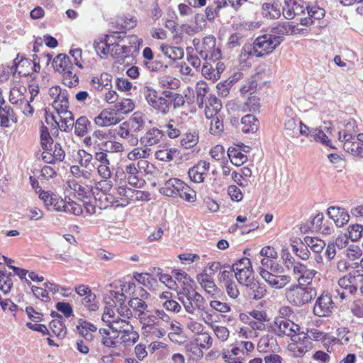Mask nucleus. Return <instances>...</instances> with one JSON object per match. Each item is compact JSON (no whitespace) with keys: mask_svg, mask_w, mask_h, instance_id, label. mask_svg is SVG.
Returning <instances> with one entry per match:
<instances>
[{"mask_svg":"<svg viewBox=\"0 0 363 363\" xmlns=\"http://www.w3.org/2000/svg\"><path fill=\"white\" fill-rule=\"evenodd\" d=\"M177 297L188 313L193 315L196 311H205L206 301L193 286H182L177 292Z\"/></svg>","mask_w":363,"mask_h":363,"instance_id":"f257e3e1","label":"nucleus"},{"mask_svg":"<svg viewBox=\"0 0 363 363\" xmlns=\"http://www.w3.org/2000/svg\"><path fill=\"white\" fill-rule=\"evenodd\" d=\"M316 296V291L312 286L295 284L286 289V297L296 306H302L310 303Z\"/></svg>","mask_w":363,"mask_h":363,"instance_id":"f03ea898","label":"nucleus"},{"mask_svg":"<svg viewBox=\"0 0 363 363\" xmlns=\"http://www.w3.org/2000/svg\"><path fill=\"white\" fill-rule=\"evenodd\" d=\"M216 39L213 35L203 38L201 46L196 48L201 57L205 60L216 62L221 57V50L216 48Z\"/></svg>","mask_w":363,"mask_h":363,"instance_id":"7ed1b4c3","label":"nucleus"},{"mask_svg":"<svg viewBox=\"0 0 363 363\" xmlns=\"http://www.w3.org/2000/svg\"><path fill=\"white\" fill-rule=\"evenodd\" d=\"M269 330L274 332L278 336L286 335L291 337V338L295 334L300 333L299 325L283 317L275 318L274 323L269 325Z\"/></svg>","mask_w":363,"mask_h":363,"instance_id":"20e7f679","label":"nucleus"},{"mask_svg":"<svg viewBox=\"0 0 363 363\" xmlns=\"http://www.w3.org/2000/svg\"><path fill=\"white\" fill-rule=\"evenodd\" d=\"M291 339V342L289 344L288 349L294 357H303L311 348V343L303 332L295 334Z\"/></svg>","mask_w":363,"mask_h":363,"instance_id":"39448f33","label":"nucleus"},{"mask_svg":"<svg viewBox=\"0 0 363 363\" xmlns=\"http://www.w3.org/2000/svg\"><path fill=\"white\" fill-rule=\"evenodd\" d=\"M282 42L280 36L273 37L271 35H263L259 36L254 41V45L260 52L262 57L272 52Z\"/></svg>","mask_w":363,"mask_h":363,"instance_id":"423d86ee","label":"nucleus"},{"mask_svg":"<svg viewBox=\"0 0 363 363\" xmlns=\"http://www.w3.org/2000/svg\"><path fill=\"white\" fill-rule=\"evenodd\" d=\"M334 303L328 294L323 293L313 306V313L318 317H328L333 313Z\"/></svg>","mask_w":363,"mask_h":363,"instance_id":"0eeeda50","label":"nucleus"},{"mask_svg":"<svg viewBox=\"0 0 363 363\" xmlns=\"http://www.w3.org/2000/svg\"><path fill=\"white\" fill-rule=\"evenodd\" d=\"M259 273L270 286L276 289L284 288L291 280L289 275L274 274L262 267L259 268Z\"/></svg>","mask_w":363,"mask_h":363,"instance_id":"6e6552de","label":"nucleus"},{"mask_svg":"<svg viewBox=\"0 0 363 363\" xmlns=\"http://www.w3.org/2000/svg\"><path fill=\"white\" fill-rule=\"evenodd\" d=\"M209 168V162L200 160L189 169L188 175L193 182L201 183L204 182L205 177L207 175Z\"/></svg>","mask_w":363,"mask_h":363,"instance_id":"1a4fd4ad","label":"nucleus"},{"mask_svg":"<svg viewBox=\"0 0 363 363\" xmlns=\"http://www.w3.org/2000/svg\"><path fill=\"white\" fill-rule=\"evenodd\" d=\"M164 136V131L157 128H152L147 130L145 133L140 137L139 142L142 146L150 147L160 143Z\"/></svg>","mask_w":363,"mask_h":363,"instance_id":"9d476101","label":"nucleus"},{"mask_svg":"<svg viewBox=\"0 0 363 363\" xmlns=\"http://www.w3.org/2000/svg\"><path fill=\"white\" fill-rule=\"evenodd\" d=\"M184 182L177 178H171L164 183L159 189L160 194L167 196L176 197L181 188H184Z\"/></svg>","mask_w":363,"mask_h":363,"instance_id":"9b49d317","label":"nucleus"},{"mask_svg":"<svg viewBox=\"0 0 363 363\" xmlns=\"http://www.w3.org/2000/svg\"><path fill=\"white\" fill-rule=\"evenodd\" d=\"M67 186L74 191L78 199H89L91 196H94L95 199H96V192L91 186H84L74 179L68 181Z\"/></svg>","mask_w":363,"mask_h":363,"instance_id":"f8f14e48","label":"nucleus"},{"mask_svg":"<svg viewBox=\"0 0 363 363\" xmlns=\"http://www.w3.org/2000/svg\"><path fill=\"white\" fill-rule=\"evenodd\" d=\"M327 214L333 220L337 227H342L347 223L350 220V215L342 208L330 206L328 208Z\"/></svg>","mask_w":363,"mask_h":363,"instance_id":"ddd939ff","label":"nucleus"},{"mask_svg":"<svg viewBox=\"0 0 363 363\" xmlns=\"http://www.w3.org/2000/svg\"><path fill=\"white\" fill-rule=\"evenodd\" d=\"M357 278H359L360 281L363 279V276L359 273V271H356L353 275L352 274H349L348 275L340 278L338 281V285L342 289H348L349 293L352 294L357 290V286L354 285Z\"/></svg>","mask_w":363,"mask_h":363,"instance_id":"4468645a","label":"nucleus"},{"mask_svg":"<svg viewBox=\"0 0 363 363\" xmlns=\"http://www.w3.org/2000/svg\"><path fill=\"white\" fill-rule=\"evenodd\" d=\"M222 108L220 101L214 95L210 94L207 97L206 103L205 116L208 119L212 117L220 115V111Z\"/></svg>","mask_w":363,"mask_h":363,"instance_id":"2eb2a0df","label":"nucleus"},{"mask_svg":"<svg viewBox=\"0 0 363 363\" xmlns=\"http://www.w3.org/2000/svg\"><path fill=\"white\" fill-rule=\"evenodd\" d=\"M118 121L116 113L108 109L103 110L94 119L95 123L101 127L116 124Z\"/></svg>","mask_w":363,"mask_h":363,"instance_id":"dca6fc26","label":"nucleus"},{"mask_svg":"<svg viewBox=\"0 0 363 363\" xmlns=\"http://www.w3.org/2000/svg\"><path fill=\"white\" fill-rule=\"evenodd\" d=\"M125 122L133 134L143 130L145 125V116L141 112H135Z\"/></svg>","mask_w":363,"mask_h":363,"instance_id":"f3484780","label":"nucleus"},{"mask_svg":"<svg viewBox=\"0 0 363 363\" xmlns=\"http://www.w3.org/2000/svg\"><path fill=\"white\" fill-rule=\"evenodd\" d=\"M110 45L109 54L112 57L119 61L124 60L128 56L132 49L130 46L121 45L113 40H111Z\"/></svg>","mask_w":363,"mask_h":363,"instance_id":"a211bd4d","label":"nucleus"},{"mask_svg":"<svg viewBox=\"0 0 363 363\" xmlns=\"http://www.w3.org/2000/svg\"><path fill=\"white\" fill-rule=\"evenodd\" d=\"M128 306L133 310L135 317H137L138 319L150 313L147 304L139 297L132 298L128 301Z\"/></svg>","mask_w":363,"mask_h":363,"instance_id":"6ab92c4d","label":"nucleus"},{"mask_svg":"<svg viewBox=\"0 0 363 363\" xmlns=\"http://www.w3.org/2000/svg\"><path fill=\"white\" fill-rule=\"evenodd\" d=\"M357 125L356 121L353 118H350L345 123V130L342 131H339V140L341 142H344V143L350 141L351 140H354L355 136L353 133L357 132Z\"/></svg>","mask_w":363,"mask_h":363,"instance_id":"aec40b11","label":"nucleus"},{"mask_svg":"<svg viewBox=\"0 0 363 363\" xmlns=\"http://www.w3.org/2000/svg\"><path fill=\"white\" fill-rule=\"evenodd\" d=\"M306 9L308 18H303L300 20L301 24L303 26H311L313 23V19L320 20L325 16V10L318 6L309 7L306 6Z\"/></svg>","mask_w":363,"mask_h":363,"instance_id":"412c9836","label":"nucleus"},{"mask_svg":"<svg viewBox=\"0 0 363 363\" xmlns=\"http://www.w3.org/2000/svg\"><path fill=\"white\" fill-rule=\"evenodd\" d=\"M116 133L121 138L125 139L131 146H136L139 143L138 138L133 134L125 121L116 129Z\"/></svg>","mask_w":363,"mask_h":363,"instance_id":"4be33fe9","label":"nucleus"},{"mask_svg":"<svg viewBox=\"0 0 363 363\" xmlns=\"http://www.w3.org/2000/svg\"><path fill=\"white\" fill-rule=\"evenodd\" d=\"M52 67L55 71L63 73L66 70L73 68V65L69 56L61 53L53 59Z\"/></svg>","mask_w":363,"mask_h":363,"instance_id":"5701e85b","label":"nucleus"},{"mask_svg":"<svg viewBox=\"0 0 363 363\" xmlns=\"http://www.w3.org/2000/svg\"><path fill=\"white\" fill-rule=\"evenodd\" d=\"M185 352L190 359L195 362L199 361L203 355L201 348L194 339L186 343Z\"/></svg>","mask_w":363,"mask_h":363,"instance_id":"b1692460","label":"nucleus"},{"mask_svg":"<svg viewBox=\"0 0 363 363\" xmlns=\"http://www.w3.org/2000/svg\"><path fill=\"white\" fill-rule=\"evenodd\" d=\"M111 76L108 73H102L100 77H93L91 79L90 84L96 90H102L104 88L109 89L111 87Z\"/></svg>","mask_w":363,"mask_h":363,"instance_id":"393cba45","label":"nucleus"},{"mask_svg":"<svg viewBox=\"0 0 363 363\" xmlns=\"http://www.w3.org/2000/svg\"><path fill=\"white\" fill-rule=\"evenodd\" d=\"M160 50L165 57L173 61L181 60L184 54L182 48L164 44L161 45Z\"/></svg>","mask_w":363,"mask_h":363,"instance_id":"a878e982","label":"nucleus"},{"mask_svg":"<svg viewBox=\"0 0 363 363\" xmlns=\"http://www.w3.org/2000/svg\"><path fill=\"white\" fill-rule=\"evenodd\" d=\"M247 287L251 291L250 294L255 300H259L267 294L265 284L257 281H252Z\"/></svg>","mask_w":363,"mask_h":363,"instance_id":"bb28decb","label":"nucleus"},{"mask_svg":"<svg viewBox=\"0 0 363 363\" xmlns=\"http://www.w3.org/2000/svg\"><path fill=\"white\" fill-rule=\"evenodd\" d=\"M262 57V55L255 46L254 43H245L242 48L241 52L240 54V60L245 62L252 57Z\"/></svg>","mask_w":363,"mask_h":363,"instance_id":"cd10ccee","label":"nucleus"},{"mask_svg":"<svg viewBox=\"0 0 363 363\" xmlns=\"http://www.w3.org/2000/svg\"><path fill=\"white\" fill-rule=\"evenodd\" d=\"M14 274L6 270H0V290L5 294L9 293L13 286L12 277Z\"/></svg>","mask_w":363,"mask_h":363,"instance_id":"c85d7f7f","label":"nucleus"},{"mask_svg":"<svg viewBox=\"0 0 363 363\" xmlns=\"http://www.w3.org/2000/svg\"><path fill=\"white\" fill-rule=\"evenodd\" d=\"M241 123L243 125L242 130L245 133H254L258 129L259 122L253 115H245L242 118Z\"/></svg>","mask_w":363,"mask_h":363,"instance_id":"c756f323","label":"nucleus"},{"mask_svg":"<svg viewBox=\"0 0 363 363\" xmlns=\"http://www.w3.org/2000/svg\"><path fill=\"white\" fill-rule=\"evenodd\" d=\"M111 42V37L109 35H106L104 40L100 41H95L94 47L96 53L101 57H104L109 53L110 43Z\"/></svg>","mask_w":363,"mask_h":363,"instance_id":"7c9ffc66","label":"nucleus"},{"mask_svg":"<svg viewBox=\"0 0 363 363\" xmlns=\"http://www.w3.org/2000/svg\"><path fill=\"white\" fill-rule=\"evenodd\" d=\"M262 16L269 19L278 18L281 15L279 6L277 3H264L262 6Z\"/></svg>","mask_w":363,"mask_h":363,"instance_id":"2f4dec72","label":"nucleus"},{"mask_svg":"<svg viewBox=\"0 0 363 363\" xmlns=\"http://www.w3.org/2000/svg\"><path fill=\"white\" fill-rule=\"evenodd\" d=\"M291 247L292 252L302 260H307L310 257L311 252L303 241L294 242Z\"/></svg>","mask_w":363,"mask_h":363,"instance_id":"473e14b6","label":"nucleus"},{"mask_svg":"<svg viewBox=\"0 0 363 363\" xmlns=\"http://www.w3.org/2000/svg\"><path fill=\"white\" fill-rule=\"evenodd\" d=\"M234 272L238 281L245 286L255 280L252 268L247 269L246 270H243V268H240V269H238L237 272Z\"/></svg>","mask_w":363,"mask_h":363,"instance_id":"72a5a7b5","label":"nucleus"},{"mask_svg":"<svg viewBox=\"0 0 363 363\" xmlns=\"http://www.w3.org/2000/svg\"><path fill=\"white\" fill-rule=\"evenodd\" d=\"M99 333L101 336V344L106 347L113 348L117 345L116 339L118 337V335H111L109 330L106 328H100Z\"/></svg>","mask_w":363,"mask_h":363,"instance_id":"f704fd0d","label":"nucleus"},{"mask_svg":"<svg viewBox=\"0 0 363 363\" xmlns=\"http://www.w3.org/2000/svg\"><path fill=\"white\" fill-rule=\"evenodd\" d=\"M344 150L354 156L363 158V145L357 140H351L343 145Z\"/></svg>","mask_w":363,"mask_h":363,"instance_id":"c9c22d12","label":"nucleus"},{"mask_svg":"<svg viewBox=\"0 0 363 363\" xmlns=\"http://www.w3.org/2000/svg\"><path fill=\"white\" fill-rule=\"evenodd\" d=\"M69 95L66 90L58 93V96L52 102V107L57 111H65L69 108Z\"/></svg>","mask_w":363,"mask_h":363,"instance_id":"e433bc0d","label":"nucleus"},{"mask_svg":"<svg viewBox=\"0 0 363 363\" xmlns=\"http://www.w3.org/2000/svg\"><path fill=\"white\" fill-rule=\"evenodd\" d=\"M228 155L231 163L235 166L243 164L247 160V156L240 149L230 147L228 150Z\"/></svg>","mask_w":363,"mask_h":363,"instance_id":"4c0bfd02","label":"nucleus"},{"mask_svg":"<svg viewBox=\"0 0 363 363\" xmlns=\"http://www.w3.org/2000/svg\"><path fill=\"white\" fill-rule=\"evenodd\" d=\"M91 125V122L86 116L79 117L74 123L75 135L79 137L85 135Z\"/></svg>","mask_w":363,"mask_h":363,"instance_id":"58836bf2","label":"nucleus"},{"mask_svg":"<svg viewBox=\"0 0 363 363\" xmlns=\"http://www.w3.org/2000/svg\"><path fill=\"white\" fill-rule=\"evenodd\" d=\"M293 29L294 27L287 22L279 23L272 28V34L271 35L273 37L280 36L281 39L283 40L284 35L293 33Z\"/></svg>","mask_w":363,"mask_h":363,"instance_id":"ea45409f","label":"nucleus"},{"mask_svg":"<svg viewBox=\"0 0 363 363\" xmlns=\"http://www.w3.org/2000/svg\"><path fill=\"white\" fill-rule=\"evenodd\" d=\"M197 280L208 294L213 295L217 291V286L214 281L206 274L198 275Z\"/></svg>","mask_w":363,"mask_h":363,"instance_id":"a19ab883","label":"nucleus"},{"mask_svg":"<svg viewBox=\"0 0 363 363\" xmlns=\"http://www.w3.org/2000/svg\"><path fill=\"white\" fill-rule=\"evenodd\" d=\"M74 67L67 69L62 74L63 84L68 87H74L79 84V77L76 72H74Z\"/></svg>","mask_w":363,"mask_h":363,"instance_id":"79ce46f5","label":"nucleus"},{"mask_svg":"<svg viewBox=\"0 0 363 363\" xmlns=\"http://www.w3.org/2000/svg\"><path fill=\"white\" fill-rule=\"evenodd\" d=\"M276 345V340L272 335H264L262 337L257 344V350L261 352H267L273 350Z\"/></svg>","mask_w":363,"mask_h":363,"instance_id":"37998d69","label":"nucleus"},{"mask_svg":"<svg viewBox=\"0 0 363 363\" xmlns=\"http://www.w3.org/2000/svg\"><path fill=\"white\" fill-rule=\"evenodd\" d=\"M14 113L13 108L9 106H0V125L9 127V121H13Z\"/></svg>","mask_w":363,"mask_h":363,"instance_id":"c03bdc74","label":"nucleus"},{"mask_svg":"<svg viewBox=\"0 0 363 363\" xmlns=\"http://www.w3.org/2000/svg\"><path fill=\"white\" fill-rule=\"evenodd\" d=\"M149 105L160 113L167 114L169 111L171 103L165 98L159 96Z\"/></svg>","mask_w":363,"mask_h":363,"instance_id":"a18cd8bd","label":"nucleus"},{"mask_svg":"<svg viewBox=\"0 0 363 363\" xmlns=\"http://www.w3.org/2000/svg\"><path fill=\"white\" fill-rule=\"evenodd\" d=\"M208 90V86L203 81L199 82L196 85V103L200 108L203 107L204 98Z\"/></svg>","mask_w":363,"mask_h":363,"instance_id":"49530a36","label":"nucleus"},{"mask_svg":"<svg viewBox=\"0 0 363 363\" xmlns=\"http://www.w3.org/2000/svg\"><path fill=\"white\" fill-rule=\"evenodd\" d=\"M303 242L307 247H309L311 250L315 253L322 252L325 246V242L318 238L306 236L303 238Z\"/></svg>","mask_w":363,"mask_h":363,"instance_id":"de8ad7c7","label":"nucleus"},{"mask_svg":"<svg viewBox=\"0 0 363 363\" xmlns=\"http://www.w3.org/2000/svg\"><path fill=\"white\" fill-rule=\"evenodd\" d=\"M64 322L65 320H52L49 325L52 333L61 339L65 337L67 334V328Z\"/></svg>","mask_w":363,"mask_h":363,"instance_id":"09e8293b","label":"nucleus"},{"mask_svg":"<svg viewBox=\"0 0 363 363\" xmlns=\"http://www.w3.org/2000/svg\"><path fill=\"white\" fill-rule=\"evenodd\" d=\"M138 339L139 335L136 331L133 330L132 326L130 330H123L121 340L125 346H131L134 345Z\"/></svg>","mask_w":363,"mask_h":363,"instance_id":"8fccbe9b","label":"nucleus"},{"mask_svg":"<svg viewBox=\"0 0 363 363\" xmlns=\"http://www.w3.org/2000/svg\"><path fill=\"white\" fill-rule=\"evenodd\" d=\"M82 304L89 311H96L99 308V301L94 293L91 292L81 299Z\"/></svg>","mask_w":363,"mask_h":363,"instance_id":"3c124183","label":"nucleus"},{"mask_svg":"<svg viewBox=\"0 0 363 363\" xmlns=\"http://www.w3.org/2000/svg\"><path fill=\"white\" fill-rule=\"evenodd\" d=\"M177 152L175 148H168L163 147V148L157 150L155 153V158L158 160L163 162H170L174 159V154Z\"/></svg>","mask_w":363,"mask_h":363,"instance_id":"603ef678","label":"nucleus"},{"mask_svg":"<svg viewBox=\"0 0 363 363\" xmlns=\"http://www.w3.org/2000/svg\"><path fill=\"white\" fill-rule=\"evenodd\" d=\"M199 142V135L196 131L189 132L181 140V145L186 149L195 146Z\"/></svg>","mask_w":363,"mask_h":363,"instance_id":"864d4df0","label":"nucleus"},{"mask_svg":"<svg viewBox=\"0 0 363 363\" xmlns=\"http://www.w3.org/2000/svg\"><path fill=\"white\" fill-rule=\"evenodd\" d=\"M150 148L146 146L135 147L128 153V157L131 160H135L140 158H148L150 155Z\"/></svg>","mask_w":363,"mask_h":363,"instance_id":"5fc2aeb1","label":"nucleus"},{"mask_svg":"<svg viewBox=\"0 0 363 363\" xmlns=\"http://www.w3.org/2000/svg\"><path fill=\"white\" fill-rule=\"evenodd\" d=\"M210 123V128L209 131L213 135H220L223 133L224 126L223 123V119L221 118L220 115H216L212 117Z\"/></svg>","mask_w":363,"mask_h":363,"instance_id":"6e6d98bb","label":"nucleus"},{"mask_svg":"<svg viewBox=\"0 0 363 363\" xmlns=\"http://www.w3.org/2000/svg\"><path fill=\"white\" fill-rule=\"evenodd\" d=\"M135 108L133 101L130 99H123L115 104V109L121 113H128Z\"/></svg>","mask_w":363,"mask_h":363,"instance_id":"4d7b16f0","label":"nucleus"},{"mask_svg":"<svg viewBox=\"0 0 363 363\" xmlns=\"http://www.w3.org/2000/svg\"><path fill=\"white\" fill-rule=\"evenodd\" d=\"M310 133L311 136L313 137L315 141L320 142L322 144L333 148L331 140L322 130L313 128Z\"/></svg>","mask_w":363,"mask_h":363,"instance_id":"13d9d810","label":"nucleus"},{"mask_svg":"<svg viewBox=\"0 0 363 363\" xmlns=\"http://www.w3.org/2000/svg\"><path fill=\"white\" fill-rule=\"evenodd\" d=\"M116 298H118V302L120 303V306L118 307L117 311L118 313L124 318H130L133 316V313L131 308L128 307L124 304V301L125 299V296L123 294H118V297L116 296Z\"/></svg>","mask_w":363,"mask_h":363,"instance_id":"bf43d9fd","label":"nucleus"},{"mask_svg":"<svg viewBox=\"0 0 363 363\" xmlns=\"http://www.w3.org/2000/svg\"><path fill=\"white\" fill-rule=\"evenodd\" d=\"M77 330L82 336L84 335L85 333H89L96 332L97 330V328L93 323L81 318L78 321Z\"/></svg>","mask_w":363,"mask_h":363,"instance_id":"052dcab7","label":"nucleus"},{"mask_svg":"<svg viewBox=\"0 0 363 363\" xmlns=\"http://www.w3.org/2000/svg\"><path fill=\"white\" fill-rule=\"evenodd\" d=\"M112 186V182L110 181L109 179H104L99 182H96L95 186L93 187V189L95 191L96 195L97 196L99 191H101L103 194H106L108 191H111Z\"/></svg>","mask_w":363,"mask_h":363,"instance_id":"680f3d73","label":"nucleus"},{"mask_svg":"<svg viewBox=\"0 0 363 363\" xmlns=\"http://www.w3.org/2000/svg\"><path fill=\"white\" fill-rule=\"evenodd\" d=\"M179 196L188 202H194L196 200V192L184 183V188L179 190Z\"/></svg>","mask_w":363,"mask_h":363,"instance_id":"e2e57ef3","label":"nucleus"},{"mask_svg":"<svg viewBox=\"0 0 363 363\" xmlns=\"http://www.w3.org/2000/svg\"><path fill=\"white\" fill-rule=\"evenodd\" d=\"M257 85L256 77H254L246 82L245 84L240 87V91L241 94L244 95L247 94H252L257 90Z\"/></svg>","mask_w":363,"mask_h":363,"instance_id":"0e129e2a","label":"nucleus"},{"mask_svg":"<svg viewBox=\"0 0 363 363\" xmlns=\"http://www.w3.org/2000/svg\"><path fill=\"white\" fill-rule=\"evenodd\" d=\"M194 340L198 342L201 349H208L213 343L212 338L208 333H200L197 337L194 338Z\"/></svg>","mask_w":363,"mask_h":363,"instance_id":"69168bd1","label":"nucleus"},{"mask_svg":"<svg viewBox=\"0 0 363 363\" xmlns=\"http://www.w3.org/2000/svg\"><path fill=\"white\" fill-rule=\"evenodd\" d=\"M352 313L357 318H363V298L354 300L350 304Z\"/></svg>","mask_w":363,"mask_h":363,"instance_id":"338daca9","label":"nucleus"},{"mask_svg":"<svg viewBox=\"0 0 363 363\" xmlns=\"http://www.w3.org/2000/svg\"><path fill=\"white\" fill-rule=\"evenodd\" d=\"M179 124H174V121L173 120H170L169 123L165 125L166 133L170 138H177L181 134Z\"/></svg>","mask_w":363,"mask_h":363,"instance_id":"774afa93","label":"nucleus"}]
</instances>
